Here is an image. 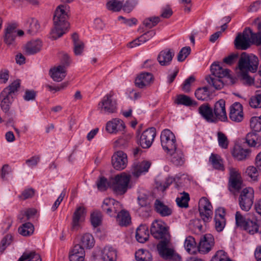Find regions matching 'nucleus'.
I'll list each match as a JSON object with an SVG mask.
<instances>
[{"instance_id":"obj_1","label":"nucleus","mask_w":261,"mask_h":261,"mask_svg":"<svg viewBox=\"0 0 261 261\" xmlns=\"http://www.w3.org/2000/svg\"><path fill=\"white\" fill-rule=\"evenodd\" d=\"M68 14L66 7L60 5L57 8L54 17L55 28L51 30V38L57 39L61 37L68 29L69 24L67 21Z\"/></svg>"},{"instance_id":"obj_2","label":"nucleus","mask_w":261,"mask_h":261,"mask_svg":"<svg viewBox=\"0 0 261 261\" xmlns=\"http://www.w3.org/2000/svg\"><path fill=\"white\" fill-rule=\"evenodd\" d=\"M212 75L206 77L207 82L217 90L222 89L224 84L222 79L230 77V70L222 68L218 63L214 62L211 66Z\"/></svg>"},{"instance_id":"obj_3","label":"nucleus","mask_w":261,"mask_h":261,"mask_svg":"<svg viewBox=\"0 0 261 261\" xmlns=\"http://www.w3.org/2000/svg\"><path fill=\"white\" fill-rule=\"evenodd\" d=\"M237 61L238 64L235 68V72L237 77L241 80H245V52H240L237 50L230 53L223 59V63L227 65L231 66Z\"/></svg>"},{"instance_id":"obj_4","label":"nucleus","mask_w":261,"mask_h":261,"mask_svg":"<svg viewBox=\"0 0 261 261\" xmlns=\"http://www.w3.org/2000/svg\"><path fill=\"white\" fill-rule=\"evenodd\" d=\"M20 85V81L17 80L5 88L1 92L0 94L1 107L5 113L9 112L10 106L15 96V93L19 88Z\"/></svg>"},{"instance_id":"obj_5","label":"nucleus","mask_w":261,"mask_h":261,"mask_svg":"<svg viewBox=\"0 0 261 261\" xmlns=\"http://www.w3.org/2000/svg\"><path fill=\"white\" fill-rule=\"evenodd\" d=\"M150 232L155 239L161 240L158 245L166 246L169 244L170 235L164 222L160 220L153 221L150 227Z\"/></svg>"},{"instance_id":"obj_6","label":"nucleus","mask_w":261,"mask_h":261,"mask_svg":"<svg viewBox=\"0 0 261 261\" xmlns=\"http://www.w3.org/2000/svg\"><path fill=\"white\" fill-rule=\"evenodd\" d=\"M130 176L123 172L111 178V188L117 195L124 194L127 190Z\"/></svg>"},{"instance_id":"obj_7","label":"nucleus","mask_w":261,"mask_h":261,"mask_svg":"<svg viewBox=\"0 0 261 261\" xmlns=\"http://www.w3.org/2000/svg\"><path fill=\"white\" fill-rule=\"evenodd\" d=\"M160 138L163 149L167 153H171L176 150L177 144L175 136L170 130H163Z\"/></svg>"},{"instance_id":"obj_8","label":"nucleus","mask_w":261,"mask_h":261,"mask_svg":"<svg viewBox=\"0 0 261 261\" xmlns=\"http://www.w3.org/2000/svg\"><path fill=\"white\" fill-rule=\"evenodd\" d=\"M243 179L240 173L235 168H229V178L228 181V189L234 197L241 189L243 185Z\"/></svg>"},{"instance_id":"obj_9","label":"nucleus","mask_w":261,"mask_h":261,"mask_svg":"<svg viewBox=\"0 0 261 261\" xmlns=\"http://www.w3.org/2000/svg\"><path fill=\"white\" fill-rule=\"evenodd\" d=\"M112 92L106 94L98 104L97 109L101 114H111L116 111L117 102Z\"/></svg>"},{"instance_id":"obj_10","label":"nucleus","mask_w":261,"mask_h":261,"mask_svg":"<svg viewBox=\"0 0 261 261\" xmlns=\"http://www.w3.org/2000/svg\"><path fill=\"white\" fill-rule=\"evenodd\" d=\"M103 212L111 217H115L122 209V205L117 201L112 198L105 199L101 205Z\"/></svg>"},{"instance_id":"obj_11","label":"nucleus","mask_w":261,"mask_h":261,"mask_svg":"<svg viewBox=\"0 0 261 261\" xmlns=\"http://www.w3.org/2000/svg\"><path fill=\"white\" fill-rule=\"evenodd\" d=\"M199 211L200 217L204 221H211L213 214L212 205L205 197H202L199 201Z\"/></svg>"},{"instance_id":"obj_12","label":"nucleus","mask_w":261,"mask_h":261,"mask_svg":"<svg viewBox=\"0 0 261 261\" xmlns=\"http://www.w3.org/2000/svg\"><path fill=\"white\" fill-rule=\"evenodd\" d=\"M158 251L160 255L165 259H169L171 261H180L181 257L172 248L169 247V244L165 246L164 245H158Z\"/></svg>"},{"instance_id":"obj_13","label":"nucleus","mask_w":261,"mask_h":261,"mask_svg":"<svg viewBox=\"0 0 261 261\" xmlns=\"http://www.w3.org/2000/svg\"><path fill=\"white\" fill-rule=\"evenodd\" d=\"M215 122L218 121H226L227 120L225 110V101L221 99L217 101L213 109Z\"/></svg>"},{"instance_id":"obj_14","label":"nucleus","mask_w":261,"mask_h":261,"mask_svg":"<svg viewBox=\"0 0 261 261\" xmlns=\"http://www.w3.org/2000/svg\"><path fill=\"white\" fill-rule=\"evenodd\" d=\"M156 130L154 127H150L144 130L140 138V144L143 148H149L152 144L155 136Z\"/></svg>"},{"instance_id":"obj_15","label":"nucleus","mask_w":261,"mask_h":261,"mask_svg":"<svg viewBox=\"0 0 261 261\" xmlns=\"http://www.w3.org/2000/svg\"><path fill=\"white\" fill-rule=\"evenodd\" d=\"M126 154L122 151L116 152L112 157V164L117 170H121L126 168L127 165Z\"/></svg>"},{"instance_id":"obj_16","label":"nucleus","mask_w":261,"mask_h":261,"mask_svg":"<svg viewBox=\"0 0 261 261\" xmlns=\"http://www.w3.org/2000/svg\"><path fill=\"white\" fill-rule=\"evenodd\" d=\"M230 119L234 122H239L244 118L243 107L240 102H236L230 107L229 114Z\"/></svg>"},{"instance_id":"obj_17","label":"nucleus","mask_w":261,"mask_h":261,"mask_svg":"<svg viewBox=\"0 0 261 261\" xmlns=\"http://www.w3.org/2000/svg\"><path fill=\"white\" fill-rule=\"evenodd\" d=\"M214 245V239L211 234H206L200 238L198 250L202 253L208 252Z\"/></svg>"},{"instance_id":"obj_18","label":"nucleus","mask_w":261,"mask_h":261,"mask_svg":"<svg viewBox=\"0 0 261 261\" xmlns=\"http://www.w3.org/2000/svg\"><path fill=\"white\" fill-rule=\"evenodd\" d=\"M153 81V75L149 72H142L135 80V85L139 88H144L149 86Z\"/></svg>"},{"instance_id":"obj_19","label":"nucleus","mask_w":261,"mask_h":261,"mask_svg":"<svg viewBox=\"0 0 261 261\" xmlns=\"http://www.w3.org/2000/svg\"><path fill=\"white\" fill-rule=\"evenodd\" d=\"M17 36L16 26L15 24L8 25L5 29L4 42L8 45H13Z\"/></svg>"},{"instance_id":"obj_20","label":"nucleus","mask_w":261,"mask_h":261,"mask_svg":"<svg viewBox=\"0 0 261 261\" xmlns=\"http://www.w3.org/2000/svg\"><path fill=\"white\" fill-rule=\"evenodd\" d=\"M245 140L238 139L235 143L232 155L236 160L242 161L245 159Z\"/></svg>"},{"instance_id":"obj_21","label":"nucleus","mask_w":261,"mask_h":261,"mask_svg":"<svg viewBox=\"0 0 261 261\" xmlns=\"http://www.w3.org/2000/svg\"><path fill=\"white\" fill-rule=\"evenodd\" d=\"M125 128L123 122L117 118L109 121L106 124V130L111 134H116L118 131L123 130Z\"/></svg>"},{"instance_id":"obj_22","label":"nucleus","mask_w":261,"mask_h":261,"mask_svg":"<svg viewBox=\"0 0 261 261\" xmlns=\"http://www.w3.org/2000/svg\"><path fill=\"white\" fill-rule=\"evenodd\" d=\"M150 166V163L148 161L135 162L132 166V174L138 177L142 173L147 172Z\"/></svg>"},{"instance_id":"obj_23","label":"nucleus","mask_w":261,"mask_h":261,"mask_svg":"<svg viewBox=\"0 0 261 261\" xmlns=\"http://www.w3.org/2000/svg\"><path fill=\"white\" fill-rule=\"evenodd\" d=\"M198 112L207 122H215L213 109L208 103H203L198 108Z\"/></svg>"},{"instance_id":"obj_24","label":"nucleus","mask_w":261,"mask_h":261,"mask_svg":"<svg viewBox=\"0 0 261 261\" xmlns=\"http://www.w3.org/2000/svg\"><path fill=\"white\" fill-rule=\"evenodd\" d=\"M174 55V53L171 49H166L161 51L158 56V61L162 66L169 65Z\"/></svg>"},{"instance_id":"obj_25","label":"nucleus","mask_w":261,"mask_h":261,"mask_svg":"<svg viewBox=\"0 0 261 261\" xmlns=\"http://www.w3.org/2000/svg\"><path fill=\"white\" fill-rule=\"evenodd\" d=\"M84 249L79 244L75 245L69 253L70 261H84Z\"/></svg>"},{"instance_id":"obj_26","label":"nucleus","mask_w":261,"mask_h":261,"mask_svg":"<svg viewBox=\"0 0 261 261\" xmlns=\"http://www.w3.org/2000/svg\"><path fill=\"white\" fill-rule=\"evenodd\" d=\"M155 34V31L153 30L148 31L141 35L138 38L135 39L132 42H130L128 44V46L129 47L133 48L140 45L142 43H145L154 36Z\"/></svg>"},{"instance_id":"obj_27","label":"nucleus","mask_w":261,"mask_h":261,"mask_svg":"<svg viewBox=\"0 0 261 261\" xmlns=\"http://www.w3.org/2000/svg\"><path fill=\"white\" fill-rule=\"evenodd\" d=\"M50 75L53 80L55 82H61L62 81L66 75V70L64 66L59 65L50 69Z\"/></svg>"},{"instance_id":"obj_28","label":"nucleus","mask_w":261,"mask_h":261,"mask_svg":"<svg viewBox=\"0 0 261 261\" xmlns=\"http://www.w3.org/2000/svg\"><path fill=\"white\" fill-rule=\"evenodd\" d=\"M154 210L157 213L162 217H167L172 213V210L168 205H165L162 201L156 199L154 204Z\"/></svg>"},{"instance_id":"obj_29","label":"nucleus","mask_w":261,"mask_h":261,"mask_svg":"<svg viewBox=\"0 0 261 261\" xmlns=\"http://www.w3.org/2000/svg\"><path fill=\"white\" fill-rule=\"evenodd\" d=\"M247 65V71L252 73L255 72L258 68V58L253 54H246V65Z\"/></svg>"},{"instance_id":"obj_30","label":"nucleus","mask_w":261,"mask_h":261,"mask_svg":"<svg viewBox=\"0 0 261 261\" xmlns=\"http://www.w3.org/2000/svg\"><path fill=\"white\" fill-rule=\"evenodd\" d=\"M210 221H204V219H196L190 221V227L192 231L196 233L204 232L206 229V223Z\"/></svg>"},{"instance_id":"obj_31","label":"nucleus","mask_w":261,"mask_h":261,"mask_svg":"<svg viewBox=\"0 0 261 261\" xmlns=\"http://www.w3.org/2000/svg\"><path fill=\"white\" fill-rule=\"evenodd\" d=\"M42 42L39 40H32L28 42L24 47L26 55H31L39 52L41 50Z\"/></svg>"},{"instance_id":"obj_32","label":"nucleus","mask_w":261,"mask_h":261,"mask_svg":"<svg viewBox=\"0 0 261 261\" xmlns=\"http://www.w3.org/2000/svg\"><path fill=\"white\" fill-rule=\"evenodd\" d=\"M115 217L117 223L121 226H127L131 222L129 213L124 210L122 209Z\"/></svg>"},{"instance_id":"obj_33","label":"nucleus","mask_w":261,"mask_h":261,"mask_svg":"<svg viewBox=\"0 0 261 261\" xmlns=\"http://www.w3.org/2000/svg\"><path fill=\"white\" fill-rule=\"evenodd\" d=\"M149 238L148 227L146 225H140L137 229L136 238L138 242L143 243Z\"/></svg>"},{"instance_id":"obj_34","label":"nucleus","mask_w":261,"mask_h":261,"mask_svg":"<svg viewBox=\"0 0 261 261\" xmlns=\"http://www.w3.org/2000/svg\"><path fill=\"white\" fill-rule=\"evenodd\" d=\"M116 251L110 246H106L102 250L101 257L103 261H115Z\"/></svg>"},{"instance_id":"obj_35","label":"nucleus","mask_w":261,"mask_h":261,"mask_svg":"<svg viewBox=\"0 0 261 261\" xmlns=\"http://www.w3.org/2000/svg\"><path fill=\"white\" fill-rule=\"evenodd\" d=\"M171 156V161L176 166H181L185 162L184 155L180 149L176 150L171 153H168Z\"/></svg>"},{"instance_id":"obj_36","label":"nucleus","mask_w":261,"mask_h":261,"mask_svg":"<svg viewBox=\"0 0 261 261\" xmlns=\"http://www.w3.org/2000/svg\"><path fill=\"white\" fill-rule=\"evenodd\" d=\"M34 231V227L32 223L27 222L19 227L18 231L20 234L23 237L31 236Z\"/></svg>"},{"instance_id":"obj_37","label":"nucleus","mask_w":261,"mask_h":261,"mask_svg":"<svg viewBox=\"0 0 261 261\" xmlns=\"http://www.w3.org/2000/svg\"><path fill=\"white\" fill-rule=\"evenodd\" d=\"M94 239L92 234L89 233L84 234L81 239L80 245L84 249H90L94 246Z\"/></svg>"},{"instance_id":"obj_38","label":"nucleus","mask_w":261,"mask_h":261,"mask_svg":"<svg viewBox=\"0 0 261 261\" xmlns=\"http://www.w3.org/2000/svg\"><path fill=\"white\" fill-rule=\"evenodd\" d=\"M233 44L237 50H245V30L242 32L237 33Z\"/></svg>"},{"instance_id":"obj_39","label":"nucleus","mask_w":261,"mask_h":261,"mask_svg":"<svg viewBox=\"0 0 261 261\" xmlns=\"http://www.w3.org/2000/svg\"><path fill=\"white\" fill-rule=\"evenodd\" d=\"M72 39L74 44V54L76 55H81L84 47L83 42L79 39V36L76 33L73 34Z\"/></svg>"},{"instance_id":"obj_40","label":"nucleus","mask_w":261,"mask_h":261,"mask_svg":"<svg viewBox=\"0 0 261 261\" xmlns=\"http://www.w3.org/2000/svg\"><path fill=\"white\" fill-rule=\"evenodd\" d=\"M176 103L178 105H182L186 106H196V101L193 100L189 96L184 94L177 96Z\"/></svg>"},{"instance_id":"obj_41","label":"nucleus","mask_w":261,"mask_h":261,"mask_svg":"<svg viewBox=\"0 0 261 261\" xmlns=\"http://www.w3.org/2000/svg\"><path fill=\"white\" fill-rule=\"evenodd\" d=\"M184 246L189 253H194L196 249V243L195 239L192 236L187 237L185 241Z\"/></svg>"},{"instance_id":"obj_42","label":"nucleus","mask_w":261,"mask_h":261,"mask_svg":"<svg viewBox=\"0 0 261 261\" xmlns=\"http://www.w3.org/2000/svg\"><path fill=\"white\" fill-rule=\"evenodd\" d=\"M135 257L137 261H151L152 255L147 250L139 249L135 253Z\"/></svg>"},{"instance_id":"obj_43","label":"nucleus","mask_w":261,"mask_h":261,"mask_svg":"<svg viewBox=\"0 0 261 261\" xmlns=\"http://www.w3.org/2000/svg\"><path fill=\"white\" fill-rule=\"evenodd\" d=\"M27 23L29 25L28 32L31 35H34L40 29V24L38 21L34 18H29L27 20Z\"/></svg>"},{"instance_id":"obj_44","label":"nucleus","mask_w":261,"mask_h":261,"mask_svg":"<svg viewBox=\"0 0 261 261\" xmlns=\"http://www.w3.org/2000/svg\"><path fill=\"white\" fill-rule=\"evenodd\" d=\"M209 161L214 168L218 170L224 169L222 160L219 155L212 153Z\"/></svg>"},{"instance_id":"obj_45","label":"nucleus","mask_w":261,"mask_h":261,"mask_svg":"<svg viewBox=\"0 0 261 261\" xmlns=\"http://www.w3.org/2000/svg\"><path fill=\"white\" fill-rule=\"evenodd\" d=\"M246 143L248 144L249 146L258 147L260 146L261 143L256 136V134L248 133L246 136Z\"/></svg>"},{"instance_id":"obj_46","label":"nucleus","mask_w":261,"mask_h":261,"mask_svg":"<svg viewBox=\"0 0 261 261\" xmlns=\"http://www.w3.org/2000/svg\"><path fill=\"white\" fill-rule=\"evenodd\" d=\"M235 230L236 231H243L245 230V218L239 211H237L235 215Z\"/></svg>"},{"instance_id":"obj_47","label":"nucleus","mask_w":261,"mask_h":261,"mask_svg":"<svg viewBox=\"0 0 261 261\" xmlns=\"http://www.w3.org/2000/svg\"><path fill=\"white\" fill-rule=\"evenodd\" d=\"M249 105L253 108H261V90L256 91L249 100Z\"/></svg>"},{"instance_id":"obj_48","label":"nucleus","mask_w":261,"mask_h":261,"mask_svg":"<svg viewBox=\"0 0 261 261\" xmlns=\"http://www.w3.org/2000/svg\"><path fill=\"white\" fill-rule=\"evenodd\" d=\"M41 261L40 255L35 252H24L19 258L18 261Z\"/></svg>"},{"instance_id":"obj_49","label":"nucleus","mask_w":261,"mask_h":261,"mask_svg":"<svg viewBox=\"0 0 261 261\" xmlns=\"http://www.w3.org/2000/svg\"><path fill=\"white\" fill-rule=\"evenodd\" d=\"M254 190L251 187L246 188V211H248L253 203Z\"/></svg>"},{"instance_id":"obj_50","label":"nucleus","mask_w":261,"mask_h":261,"mask_svg":"<svg viewBox=\"0 0 261 261\" xmlns=\"http://www.w3.org/2000/svg\"><path fill=\"white\" fill-rule=\"evenodd\" d=\"M250 33L251 35L249 40L252 44L256 46L261 45V32L258 31L257 33H252L251 30L249 28H246V33L247 32Z\"/></svg>"},{"instance_id":"obj_51","label":"nucleus","mask_w":261,"mask_h":261,"mask_svg":"<svg viewBox=\"0 0 261 261\" xmlns=\"http://www.w3.org/2000/svg\"><path fill=\"white\" fill-rule=\"evenodd\" d=\"M208 93L209 92L207 87H204L197 89L195 92V95L198 99L205 100L207 99L208 97Z\"/></svg>"},{"instance_id":"obj_52","label":"nucleus","mask_w":261,"mask_h":261,"mask_svg":"<svg viewBox=\"0 0 261 261\" xmlns=\"http://www.w3.org/2000/svg\"><path fill=\"white\" fill-rule=\"evenodd\" d=\"M175 180V179L171 177H169L166 179V180L163 182L156 181L155 187L156 189L162 192L166 189Z\"/></svg>"},{"instance_id":"obj_53","label":"nucleus","mask_w":261,"mask_h":261,"mask_svg":"<svg viewBox=\"0 0 261 261\" xmlns=\"http://www.w3.org/2000/svg\"><path fill=\"white\" fill-rule=\"evenodd\" d=\"M190 200L189 195L188 193L183 192L180 197H177L176 201L178 206L180 207H187L188 206V201Z\"/></svg>"},{"instance_id":"obj_54","label":"nucleus","mask_w":261,"mask_h":261,"mask_svg":"<svg viewBox=\"0 0 261 261\" xmlns=\"http://www.w3.org/2000/svg\"><path fill=\"white\" fill-rule=\"evenodd\" d=\"M250 125L252 129L255 132L261 131V116L252 117L250 120Z\"/></svg>"},{"instance_id":"obj_55","label":"nucleus","mask_w":261,"mask_h":261,"mask_svg":"<svg viewBox=\"0 0 261 261\" xmlns=\"http://www.w3.org/2000/svg\"><path fill=\"white\" fill-rule=\"evenodd\" d=\"M217 137L219 146L223 149H227L228 147L229 141L226 136L223 133L218 132Z\"/></svg>"},{"instance_id":"obj_56","label":"nucleus","mask_w":261,"mask_h":261,"mask_svg":"<svg viewBox=\"0 0 261 261\" xmlns=\"http://www.w3.org/2000/svg\"><path fill=\"white\" fill-rule=\"evenodd\" d=\"M102 215L99 211H94L91 215V222L92 225L96 227L99 226L101 222Z\"/></svg>"},{"instance_id":"obj_57","label":"nucleus","mask_w":261,"mask_h":261,"mask_svg":"<svg viewBox=\"0 0 261 261\" xmlns=\"http://www.w3.org/2000/svg\"><path fill=\"white\" fill-rule=\"evenodd\" d=\"M96 185L99 190L105 191L109 187L111 188V179L108 181L105 177H100L97 181Z\"/></svg>"},{"instance_id":"obj_58","label":"nucleus","mask_w":261,"mask_h":261,"mask_svg":"<svg viewBox=\"0 0 261 261\" xmlns=\"http://www.w3.org/2000/svg\"><path fill=\"white\" fill-rule=\"evenodd\" d=\"M108 9L113 11H119L122 7V2L117 0L109 2L107 4Z\"/></svg>"},{"instance_id":"obj_59","label":"nucleus","mask_w":261,"mask_h":261,"mask_svg":"<svg viewBox=\"0 0 261 261\" xmlns=\"http://www.w3.org/2000/svg\"><path fill=\"white\" fill-rule=\"evenodd\" d=\"M159 17H151L146 18L143 21V24L147 28L151 29L155 26L160 21Z\"/></svg>"},{"instance_id":"obj_60","label":"nucleus","mask_w":261,"mask_h":261,"mask_svg":"<svg viewBox=\"0 0 261 261\" xmlns=\"http://www.w3.org/2000/svg\"><path fill=\"white\" fill-rule=\"evenodd\" d=\"M84 219L76 215V213H73L71 229L73 231L77 230L81 226V223L84 221Z\"/></svg>"},{"instance_id":"obj_61","label":"nucleus","mask_w":261,"mask_h":261,"mask_svg":"<svg viewBox=\"0 0 261 261\" xmlns=\"http://www.w3.org/2000/svg\"><path fill=\"white\" fill-rule=\"evenodd\" d=\"M153 199V197L151 195L147 196L146 195H140L138 197L139 204L141 206H146L149 204Z\"/></svg>"},{"instance_id":"obj_62","label":"nucleus","mask_w":261,"mask_h":261,"mask_svg":"<svg viewBox=\"0 0 261 261\" xmlns=\"http://www.w3.org/2000/svg\"><path fill=\"white\" fill-rule=\"evenodd\" d=\"M191 51L190 47H184L179 52L177 55V60L179 62H182L188 56Z\"/></svg>"},{"instance_id":"obj_63","label":"nucleus","mask_w":261,"mask_h":261,"mask_svg":"<svg viewBox=\"0 0 261 261\" xmlns=\"http://www.w3.org/2000/svg\"><path fill=\"white\" fill-rule=\"evenodd\" d=\"M195 79L194 76L191 75L189 76L185 81L184 84H182V90L186 93H189L191 90V85L195 82Z\"/></svg>"},{"instance_id":"obj_64","label":"nucleus","mask_w":261,"mask_h":261,"mask_svg":"<svg viewBox=\"0 0 261 261\" xmlns=\"http://www.w3.org/2000/svg\"><path fill=\"white\" fill-rule=\"evenodd\" d=\"M13 237L11 234L6 235L2 240L0 245V251L3 252L7 246H8L12 240Z\"/></svg>"}]
</instances>
